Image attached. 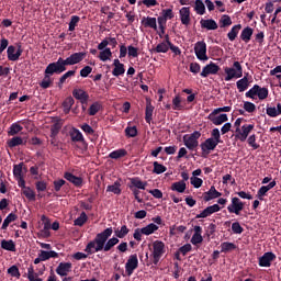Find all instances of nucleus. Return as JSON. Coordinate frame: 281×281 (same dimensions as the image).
I'll return each instance as SVG.
<instances>
[{"instance_id":"obj_26","label":"nucleus","mask_w":281,"mask_h":281,"mask_svg":"<svg viewBox=\"0 0 281 281\" xmlns=\"http://www.w3.org/2000/svg\"><path fill=\"white\" fill-rule=\"evenodd\" d=\"M249 85H250V81H249V78L247 77H243L236 82V87L239 93L247 91V89H249Z\"/></svg>"},{"instance_id":"obj_4","label":"nucleus","mask_w":281,"mask_h":281,"mask_svg":"<svg viewBox=\"0 0 281 281\" xmlns=\"http://www.w3.org/2000/svg\"><path fill=\"white\" fill-rule=\"evenodd\" d=\"M151 260L153 265H159V260L164 258V254H166V244L161 240H155L151 244Z\"/></svg>"},{"instance_id":"obj_32","label":"nucleus","mask_w":281,"mask_h":281,"mask_svg":"<svg viewBox=\"0 0 281 281\" xmlns=\"http://www.w3.org/2000/svg\"><path fill=\"white\" fill-rule=\"evenodd\" d=\"M23 131V126L19 123H12L9 127L8 135L9 137H14V135H19Z\"/></svg>"},{"instance_id":"obj_8","label":"nucleus","mask_w":281,"mask_h":281,"mask_svg":"<svg viewBox=\"0 0 281 281\" xmlns=\"http://www.w3.org/2000/svg\"><path fill=\"white\" fill-rule=\"evenodd\" d=\"M229 214H236V216H240V212L245 210V203L240 201L237 196L232 198L231 204L227 206Z\"/></svg>"},{"instance_id":"obj_46","label":"nucleus","mask_w":281,"mask_h":281,"mask_svg":"<svg viewBox=\"0 0 281 281\" xmlns=\"http://www.w3.org/2000/svg\"><path fill=\"white\" fill-rule=\"evenodd\" d=\"M75 102L76 101L74 100V97H68L65 99L63 103L65 113H69V111H71V108L74 106Z\"/></svg>"},{"instance_id":"obj_59","label":"nucleus","mask_w":281,"mask_h":281,"mask_svg":"<svg viewBox=\"0 0 281 281\" xmlns=\"http://www.w3.org/2000/svg\"><path fill=\"white\" fill-rule=\"evenodd\" d=\"M126 137H137V127L136 126H127L125 128Z\"/></svg>"},{"instance_id":"obj_15","label":"nucleus","mask_w":281,"mask_h":281,"mask_svg":"<svg viewBox=\"0 0 281 281\" xmlns=\"http://www.w3.org/2000/svg\"><path fill=\"white\" fill-rule=\"evenodd\" d=\"M72 97L79 100L81 104H87L89 102V93L82 89H74Z\"/></svg>"},{"instance_id":"obj_34","label":"nucleus","mask_w":281,"mask_h":281,"mask_svg":"<svg viewBox=\"0 0 281 281\" xmlns=\"http://www.w3.org/2000/svg\"><path fill=\"white\" fill-rule=\"evenodd\" d=\"M212 124L215 126H221L222 124H225L229 119L227 117V114H220L218 116H214L213 119H209Z\"/></svg>"},{"instance_id":"obj_33","label":"nucleus","mask_w":281,"mask_h":281,"mask_svg":"<svg viewBox=\"0 0 281 281\" xmlns=\"http://www.w3.org/2000/svg\"><path fill=\"white\" fill-rule=\"evenodd\" d=\"M155 111V106H153V103L147 102L146 110H145V121L147 124H150L153 122V113Z\"/></svg>"},{"instance_id":"obj_44","label":"nucleus","mask_w":281,"mask_h":281,"mask_svg":"<svg viewBox=\"0 0 281 281\" xmlns=\"http://www.w3.org/2000/svg\"><path fill=\"white\" fill-rule=\"evenodd\" d=\"M112 56L113 53L111 52V48H104L99 54V58L102 60V63H106V60H109Z\"/></svg>"},{"instance_id":"obj_58","label":"nucleus","mask_w":281,"mask_h":281,"mask_svg":"<svg viewBox=\"0 0 281 281\" xmlns=\"http://www.w3.org/2000/svg\"><path fill=\"white\" fill-rule=\"evenodd\" d=\"M53 186H54L55 192H60V190L63 189V186H67V181H65L64 179L55 180L53 182Z\"/></svg>"},{"instance_id":"obj_5","label":"nucleus","mask_w":281,"mask_h":281,"mask_svg":"<svg viewBox=\"0 0 281 281\" xmlns=\"http://www.w3.org/2000/svg\"><path fill=\"white\" fill-rule=\"evenodd\" d=\"M224 71L226 74L225 82H229L234 78H243V65H240V61H234L233 67L224 68Z\"/></svg>"},{"instance_id":"obj_53","label":"nucleus","mask_w":281,"mask_h":281,"mask_svg":"<svg viewBox=\"0 0 281 281\" xmlns=\"http://www.w3.org/2000/svg\"><path fill=\"white\" fill-rule=\"evenodd\" d=\"M80 23V16L78 15H72L69 22L68 30L69 32H74L76 30V26Z\"/></svg>"},{"instance_id":"obj_41","label":"nucleus","mask_w":281,"mask_h":281,"mask_svg":"<svg viewBox=\"0 0 281 281\" xmlns=\"http://www.w3.org/2000/svg\"><path fill=\"white\" fill-rule=\"evenodd\" d=\"M194 11L196 14L203 15L205 14V3H203V0H195L194 2Z\"/></svg>"},{"instance_id":"obj_19","label":"nucleus","mask_w":281,"mask_h":281,"mask_svg":"<svg viewBox=\"0 0 281 281\" xmlns=\"http://www.w3.org/2000/svg\"><path fill=\"white\" fill-rule=\"evenodd\" d=\"M220 196H223V193L218 192L216 187L212 186L210 190L204 193L203 200L207 202L214 199H220Z\"/></svg>"},{"instance_id":"obj_7","label":"nucleus","mask_w":281,"mask_h":281,"mask_svg":"<svg viewBox=\"0 0 281 281\" xmlns=\"http://www.w3.org/2000/svg\"><path fill=\"white\" fill-rule=\"evenodd\" d=\"M201 137V132L195 131L191 135L183 136V144L189 150H196L199 148V138Z\"/></svg>"},{"instance_id":"obj_14","label":"nucleus","mask_w":281,"mask_h":281,"mask_svg":"<svg viewBox=\"0 0 281 281\" xmlns=\"http://www.w3.org/2000/svg\"><path fill=\"white\" fill-rule=\"evenodd\" d=\"M216 212H221V206L218 204H213L204 209L195 216V218H207V216H212V214H216Z\"/></svg>"},{"instance_id":"obj_62","label":"nucleus","mask_w":281,"mask_h":281,"mask_svg":"<svg viewBox=\"0 0 281 281\" xmlns=\"http://www.w3.org/2000/svg\"><path fill=\"white\" fill-rule=\"evenodd\" d=\"M80 128L83 131V133H86V135H95V130H93V127L87 123L81 125Z\"/></svg>"},{"instance_id":"obj_2","label":"nucleus","mask_w":281,"mask_h":281,"mask_svg":"<svg viewBox=\"0 0 281 281\" xmlns=\"http://www.w3.org/2000/svg\"><path fill=\"white\" fill-rule=\"evenodd\" d=\"M87 56V53H74L66 59H63V57H59L55 64H57L56 69L61 71H67V67L72 65H78V63H82L85 60V57Z\"/></svg>"},{"instance_id":"obj_38","label":"nucleus","mask_w":281,"mask_h":281,"mask_svg":"<svg viewBox=\"0 0 281 281\" xmlns=\"http://www.w3.org/2000/svg\"><path fill=\"white\" fill-rule=\"evenodd\" d=\"M21 192L27 201H36V192H34L32 188L26 187L24 190H21Z\"/></svg>"},{"instance_id":"obj_10","label":"nucleus","mask_w":281,"mask_h":281,"mask_svg":"<svg viewBox=\"0 0 281 281\" xmlns=\"http://www.w3.org/2000/svg\"><path fill=\"white\" fill-rule=\"evenodd\" d=\"M216 146H218L217 142H215L213 138H206L200 145L201 150H202V157H205L206 155H210V153H212V150L216 149Z\"/></svg>"},{"instance_id":"obj_55","label":"nucleus","mask_w":281,"mask_h":281,"mask_svg":"<svg viewBox=\"0 0 281 281\" xmlns=\"http://www.w3.org/2000/svg\"><path fill=\"white\" fill-rule=\"evenodd\" d=\"M126 72V69L123 66H114V69L112 70V75L115 76V78H119V76H124Z\"/></svg>"},{"instance_id":"obj_60","label":"nucleus","mask_w":281,"mask_h":281,"mask_svg":"<svg viewBox=\"0 0 281 281\" xmlns=\"http://www.w3.org/2000/svg\"><path fill=\"white\" fill-rule=\"evenodd\" d=\"M244 110L246 111V113H256V104H254L249 101H245Z\"/></svg>"},{"instance_id":"obj_61","label":"nucleus","mask_w":281,"mask_h":281,"mask_svg":"<svg viewBox=\"0 0 281 281\" xmlns=\"http://www.w3.org/2000/svg\"><path fill=\"white\" fill-rule=\"evenodd\" d=\"M161 16L167 19V21L175 19V11L172 9H162Z\"/></svg>"},{"instance_id":"obj_54","label":"nucleus","mask_w":281,"mask_h":281,"mask_svg":"<svg viewBox=\"0 0 281 281\" xmlns=\"http://www.w3.org/2000/svg\"><path fill=\"white\" fill-rule=\"evenodd\" d=\"M100 109H101L100 103L94 102V103H92V104L90 105V108L88 109V113H89V115H91V116L97 115L98 112L100 111Z\"/></svg>"},{"instance_id":"obj_43","label":"nucleus","mask_w":281,"mask_h":281,"mask_svg":"<svg viewBox=\"0 0 281 281\" xmlns=\"http://www.w3.org/2000/svg\"><path fill=\"white\" fill-rule=\"evenodd\" d=\"M128 232H130L128 227L126 225H123L121 229L116 228L114 231V234L116 238H126V236H128Z\"/></svg>"},{"instance_id":"obj_25","label":"nucleus","mask_w":281,"mask_h":281,"mask_svg":"<svg viewBox=\"0 0 281 281\" xmlns=\"http://www.w3.org/2000/svg\"><path fill=\"white\" fill-rule=\"evenodd\" d=\"M251 36H254V29L246 26L241 31L239 38L244 41V43H249V41H251Z\"/></svg>"},{"instance_id":"obj_36","label":"nucleus","mask_w":281,"mask_h":281,"mask_svg":"<svg viewBox=\"0 0 281 281\" xmlns=\"http://www.w3.org/2000/svg\"><path fill=\"white\" fill-rule=\"evenodd\" d=\"M16 218H19L16 216V214L14 213H10L3 221L1 229L5 232V229H8V227L10 226V223H14V221H16Z\"/></svg>"},{"instance_id":"obj_3","label":"nucleus","mask_w":281,"mask_h":281,"mask_svg":"<svg viewBox=\"0 0 281 281\" xmlns=\"http://www.w3.org/2000/svg\"><path fill=\"white\" fill-rule=\"evenodd\" d=\"M56 67H57L56 61H53V63L48 64L47 67L45 68L44 78L40 82V87L42 89H49L52 87V82H53L52 76H54V74H57L58 76H59V74H63V71L58 70Z\"/></svg>"},{"instance_id":"obj_63","label":"nucleus","mask_w":281,"mask_h":281,"mask_svg":"<svg viewBox=\"0 0 281 281\" xmlns=\"http://www.w3.org/2000/svg\"><path fill=\"white\" fill-rule=\"evenodd\" d=\"M190 181H191V186H193V188H201V186H203V179H201L199 177H191Z\"/></svg>"},{"instance_id":"obj_64","label":"nucleus","mask_w":281,"mask_h":281,"mask_svg":"<svg viewBox=\"0 0 281 281\" xmlns=\"http://www.w3.org/2000/svg\"><path fill=\"white\" fill-rule=\"evenodd\" d=\"M35 188H36L37 192H45V190H47V182L37 181V182H35Z\"/></svg>"},{"instance_id":"obj_11","label":"nucleus","mask_w":281,"mask_h":281,"mask_svg":"<svg viewBox=\"0 0 281 281\" xmlns=\"http://www.w3.org/2000/svg\"><path fill=\"white\" fill-rule=\"evenodd\" d=\"M255 125L254 124H245L239 128V132H235L236 139H239V142H247V137H249V133L254 131Z\"/></svg>"},{"instance_id":"obj_47","label":"nucleus","mask_w":281,"mask_h":281,"mask_svg":"<svg viewBox=\"0 0 281 281\" xmlns=\"http://www.w3.org/2000/svg\"><path fill=\"white\" fill-rule=\"evenodd\" d=\"M168 49H170V46L166 42H162L154 48V52L156 54H167Z\"/></svg>"},{"instance_id":"obj_9","label":"nucleus","mask_w":281,"mask_h":281,"mask_svg":"<svg viewBox=\"0 0 281 281\" xmlns=\"http://www.w3.org/2000/svg\"><path fill=\"white\" fill-rule=\"evenodd\" d=\"M194 52L198 60H209L207 57V44L204 41H200L194 46Z\"/></svg>"},{"instance_id":"obj_51","label":"nucleus","mask_w":281,"mask_h":281,"mask_svg":"<svg viewBox=\"0 0 281 281\" xmlns=\"http://www.w3.org/2000/svg\"><path fill=\"white\" fill-rule=\"evenodd\" d=\"M232 25V18L227 14L222 15L220 19V27H229Z\"/></svg>"},{"instance_id":"obj_17","label":"nucleus","mask_w":281,"mask_h":281,"mask_svg":"<svg viewBox=\"0 0 281 281\" xmlns=\"http://www.w3.org/2000/svg\"><path fill=\"white\" fill-rule=\"evenodd\" d=\"M69 271H71V262H60L56 268L57 276H60L61 278L67 277Z\"/></svg>"},{"instance_id":"obj_42","label":"nucleus","mask_w":281,"mask_h":281,"mask_svg":"<svg viewBox=\"0 0 281 281\" xmlns=\"http://www.w3.org/2000/svg\"><path fill=\"white\" fill-rule=\"evenodd\" d=\"M87 221H89V216H87L86 212H81L80 216L74 221V225L77 227H82Z\"/></svg>"},{"instance_id":"obj_50","label":"nucleus","mask_w":281,"mask_h":281,"mask_svg":"<svg viewBox=\"0 0 281 281\" xmlns=\"http://www.w3.org/2000/svg\"><path fill=\"white\" fill-rule=\"evenodd\" d=\"M72 76H76V70H68L67 72H65L59 78L58 87H60L61 85H65V82H67V78H72Z\"/></svg>"},{"instance_id":"obj_29","label":"nucleus","mask_w":281,"mask_h":281,"mask_svg":"<svg viewBox=\"0 0 281 281\" xmlns=\"http://www.w3.org/2000/svg\"><path fill=\"white\" fill-rule=\"evenodd\" d=\"M187 184L183 180H180L178 182H173L170 187V190L172 192H179L180 194H183L186 192Z\"/></svg>"},{"instance_id":"obj_30","label":"nucleus","mask_w":281,"mask_h":281,"mask_svg":"<svg viewBox=\"0 0 281 281\" xmlns=\"http://www.w3.org/2000/svg\"><path fill=\"white\" fill-rule=\"evenodd\" d=\"M128 155V151L124 148H120L116 150H113L112 153L109 154L110 159H122Z\"/></svg>"},{"instance_id":"obj_49","label":"nucleus","mask_w":281,"mask_h":281,"mask_svg":"<svg viewBox=\"0 0 281 281\" xmlns=\"http://www.w3.org/2000/svg\"><path fill=\"white\" fill-rule=\"evenodd\" d=\"M13 176L15 177V179L23 178V162L13 166Z\"/></svg>"},{"instance_id":"obj_56","label":"nucleus","mask_w":281,"mask_h":281,"mask_svg":"<svg viewBox=\"0 0 281 281\" xmlns=\"http://www.w3.org/2000/svg\"><path fill=\"white\" fill-rule=\"evenodd\" d=\"M172 109L173 111H181V109H183V105H181V97L179 95H176L173 99H172Z\"/></svg>"},{"instance_id":"obj_40","label":"nucleus","mask_w":281,"mask_h":281,"mask_svg":"<svg viewBox=\"0 0 281 281\" xmlns=\"http://www.w3.org/2000/svg\"><path fill=\"white\" fill-rule=\"evenodd\" d=\"M236 249V244L224 241L221 244V254H227L228 251H234Z\"/></svg>"},{"instance_id":"obj_31","label":"nucleus","mask_w":281,"mask_h":281,"mask_svg":"<svg viewBox=\"0 0 281 281\" xmlns=\"http://www.w3.org/2000/svg\"><path fill=\"white\" fill-rule=\"evenodd\" d=\"M132 188L136 190H146V186H148V182L142 181L139 178H132L131 179Z\"/></svg>"},{"instance_id":"obj_12","label":"nucleus","mask_w":281,"mask_h":281,"mask_svg":"<svg viewBox=\"0 0 281 281\" xmlns=\"http://www.w3.org/2000/svg\"><path fill=\"white\" fill-rule=\"evenodd\" d=\"M221 71V67L215 63L211 61L209 65L204 66L200 76L202 78H207V76H216Z\"/></svg>"},{"instance_id":"obj_18","label":"nucleus","mask_w":281,"mask_h":281,"mask_svg":"<svg viewBox=\"0 0 281 281\" xmlns=\"http://www.w3.org/2000/svg\"><path fill=\"white\" fill-rule=\"evenodd\" d=\"M64 179H66V181H69V183H74L76 188H82V178L74 176V173L71 172H65Z\"/></svg>"},{"instance_id":"obj_1","label":"nucleus","mask_w":281,"mask_h":281,"mask_svg":"<svg viewBox=\"0 0 281 281\" xmlns=\"http://www.w3.org/2000/svg\"><path fill=\"white\" fill-rule=\"evenodd\" d=\"M113 236V227H108L103 232L95 235L93 240H90L85 251L88 256H92V254H98V251H111L115 245L120 243L117 237Z\"/></svg>"},{"instance_id":"obj_28","label":"nucleus","mask_w":281,"mask_h":281,"mask_svg":"<svg viewBox=\"0 0 281 281\" xmlns=\"http://www.w3.org/2000/svg\"><path fill=\"white\" fill-rule=\"evenodd\" d=\"M1 249H4L5 251H16V244H14V240L12 239H2Z\"/></svg>"},{"instance_id":"obj_22","label":"nucleus","mask_w":281,"mask_h":281,"mask_svg":"<svg viewBox=\"0 0 281 281\" xmlns=\"http://www.w3.org/2000/svg\"><path fill=\"white\" fill-rule=\"evenodd\" d=\"M7 144L9 148H16V146H25V144H27V140H23V137L21 136H14L9 139Z\"/></svg>"},{"instance_id":"obj_24","label":"nucleus","mask_w":281,"mask_h":281,"mask_svg":"<svg viewBox=\"0 0 281 281\" xmlns=\"http://www.w3.org/2000/svg\"><path fill=\"white\" fill-rule=\"evenodd\" d=\"M201 27L204 30H218V24L213 19L209 20H201L200 21Z\"/></svg>"},{"instance_id":"obj_16","label":"nucleus","mask_w":281,"mask_h":281,"mask_svg":"<svg viewBox=\"0 0 281 281\" xmlns=\"http://www.w3.org/2000/svg\"><path fill=\"white\" fill-rule=\"evenodd\" d=\"M273 260H276V254L265 252L263 256L259 258V267H271Z\"/></svg>"},{"instance_id":"obj_6","label":"nucleus","mask_w":281,"mask_h":281,"mask_svg":"<svg viewBox=\"0 0 281 281\" xmlns=\"http://www.w3.org/2000/svg\"><path fill=\"white\" fill-rule=\"evenodd\" d=\"M245 95L246 98H250V100H256V95L259 100H267L269 98V89L255 85Z\"/></svg>"},{"instance_id":"obj_20","label":"nucleus","mask_w":281,"mask_h":281,"mask_svg":"<svg viewBox=\"0 0 281 281\" xmlns=\"http://www.w3.org/2000/svg\"><path fill=\"white\" fill-rule=\"evenodd\" d=\"M179 14H180V21L182 23V25H190V7H183L180 9L179 11Z\"/></svg>"},{"instance_id":"obj_39","label":"nucleus","mask_w":281,"mask_h":281,"mask_svg":"<svg viewBox=\"0 0 281 281\" xmlns=\"http://www.w3.org/2000/svg\"><path fill=\"white\" fill-rule=\"evenodd\" d=\"M60 128H63V123L60 121H56L52 126H50V137H58V133H60Z\"/></svg>"},{"instance_id":"obj_27","label":"nucleus","mask_w":281,"mask_h":281,"mask_svg":"<svg viewBox=\"0 0 281 281\" xmlns=\"http://www.w3.org/2000/svg\"><path fill=\"white\" fill-rule=\"evenodd\" d=\"M69 135L71 142H85V136L82 135V132L76 127H72Z\"/></svg>"},{"instance_id":"obj_23","label":"nucleus","mask_w":281,"mask_h":281,"mask_svg":"<svg viewBox=\"0 0 281 281\" xmlns=\"http://www.w3.org/2000/svg\"><path fill=\"white\" fill-rule=\"evenodd\" d=\"M240 30H243V25L241 24L234 25L231 29V31L227 33L228 41L234 43V41H236V38L238 37V34H239Z\"/></svg>"},{"instance_id":"obj_35","label":"nucleus","mask_w":281,"mask_h":281,"mask_svg":"<svg viewBox=\"0 0 281 281\" xmlns=\"http://www.w3.org/2000/svg\"><path fill=\"white\" fill-rule=\"evenodd\" d=\"M157 229H159V226H157L154 223L148 224L147 226L140 228L142 234H144L145 236H150V234H155V232H157Z\"/></svg>"},{"instance_id":"obj_48","label":"nucleus","mask_w":281,"mask_h":281,"mask_svg":"<svg viewBox=\"0 0 281 281\" xmlns=\"http://www.w3.org/2000/svg\"><path fill=\"white\" fill-rule=\"evenodd\" d=\"M166 170H168L166 166L159 164L158 161H154V169H153L154 175H164Z\"/></svg>"},{"instance_id":"obj_57","label":"nucleus","mask_w":281,"mask_h":281,"mask_svg":"<svg viewBox=\"0 0 281 281\" xmlns=\"http://www.w3.org/2000/svg\"><path fill=\"white\" fill-rule=\"evenodd\" d=\"M9 276L12 278H21V272L19 271V267L16 266H11L8 271Z\"/></svg>"},{"instance_id":"obj_45","label":"nucleus","mask_w":281,"mask_h":281,"mask_svg":"<svg viewBox=\"0 0 281 281\" xmlns=\"http://www.w3.org/2000/svg\"><path fill=\"white\" fill-rule=\"evenodd\" d=\"M7 56H8V60H11L12 63H16V58L14 56H16V46L10 45L7 49Z\"/></svg>"},{"instance_id":"obj_13","label":"nucleus","mask_w":281,"mask_h":281,"mask_svg":"<svg viewBox=\"0 0 281 281\" xmlns=\"http://www.w3.org/2000/svg\"><path fill=\"white\" fill-rule=\"evenodd\" d=\"M139 267V260L137 259V254L131 255L125 263V271L127 276H133V271Z\"/></svg>"},{"instance_id":"obj_21","label":"nucleus","mask_w":281,"mask_h":281,"mask_svg":"<svg viewBox=\"0 0 281 281\" xmlns=\"http://www.w3.org/2000/svg\"><path fill=\"white\" fill-rule=\"evenodd\" d=\"M140 23L144 27H150L157 32V18L144 16Z\"/></svg>"},{"instance_id":"obj_52","label":"nucleus","mask_w":281,"mask_h":281,"mask_svg":"<svg viewBox=\"0 0 281 281\" xmlns=\"http://www.w3.org/2000/svg\"><path fill=\"white\" fill-rule=\"evenodd\" d=\"M210 139H214L217 144H223V140L221 139V131L218 128H213L211 132Z\"/></svg>"},{"instance_id":"obj_37","label":"nucleus","mask_w":281,"mask_h":281,"mask_svg":"<svg viewBox=\"0 0 281 281\" xmlns=\"http://www.w3.org/2000/svg\"><path fill=\"white\" fill-rule=\"evenodd\" d=\"M122 183L115 181L113 184L108 186L106 192H113V194H122Z\"/></svg>"}]
</instances>
